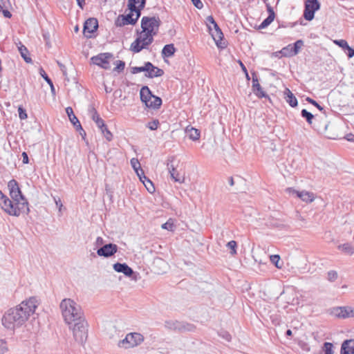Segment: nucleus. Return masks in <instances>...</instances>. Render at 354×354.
I'll return each mask as SVG.
<instances>
[{"label":"nucleus","instance_id":"nucleus-23","mask_svg":"<svg viewBox=\"0 0 354 354\" xmlns=\"http://www.w3.org/2000/svg\"><path fill=\"white\" fill-rule=\"evenodd\" d=\"M266 7H267V10L269 13V15L259 25V29H263V28H266V27H268L274 21V17H275V14H274V12L272 8L269 4H267Z\"/></svg>","mask_w":354,"mask_h":354},{"label":"nucleus","instance_id":"nucleus-26","mask_svg":"<svg viewBox=\"0 0 354 354\" xmlns=\"http://www.w3.org/2000/svg\"><path fill=\"white\" fill-rule=\"evenodd\" d=\"M283 97L290 106L295 107L297 106V100L289 88H285L283 91Z\"/></svg>","mask_w":354,"mask_h":354},{"label":"nucleus","instance_id":"nucleus-5","mask_svg":"<svg viewBox=\"0 0 354 354\" xmlns=\"http://www.w3.org/2000/svg\"><path fill=\"white\" fill-rule=\"evenodd\" d=\"M72 327L73 337L80 344L83 345L88 337V324L85 318L75 320Z\"/></svg>","mask_w":354,"mask_h":354},{"label":"nucleus","instance_id":"nucleus-20","mask_svg":"<svg viewBox=\"0 0 354 354\" xmlns=\"http://www.w3.org/2000/svg\"><path fill=\"white\" fill-rule=\"evenodd\" d=\"M252 91L259 98L268 97L261 88L260 84L259 83L258 78L255 74L252 75Z\"/></svg>","mask_w":354,"mask_h":354},{"label":"nucleus","instance_id":"nucleus-21","mask_svg":"<svg viewBox=\"0 0 354 354\" xmlns=\"http://www.w3.org/2000/svg\"><path fill=\"white\" fill-rule=\"evenodd\" d=\"M113 269L117 272L123 273L127 277H131L133 274V270L127 263H116L113 264Z\"/></svg>","mask_w":354,"mask_h":354},{"label":"nucleus","instance_id":"nucleus-33","mask_svg":"<svg viewBox=\"0 0 354 354\" xmlns=\"http://www.w3.org/2000/svg\"><path fill=\"white\" fill-rule=\"evenodd\" d=\"M92 119L96 123L97 126L100 129H103V127H104V120L100 118V115L97 113L96 111H94L92 115Z\"/></svg>","mask_w":354,"mask_h":354},{"label":"nucleus","instance_id":"nucleus-6","mask_svg":"<svg viewBox=\"0 0 354 354\" xmlns=\"http://www.w3.org/2000/svg\"><path fill=\"white\" fill-rule=\"evenodd\" d=\"M140 95L141 101L149 109H158L162 104L161 98L153 95L147 86L141 88Z\"/></svg>","mask_w":354,"mask_h":354},{"label":"nucleus","instance_id":"nucleus-28","mask_svg":"<svg viewBox=\"0 0 354 354\" xmlns=\"http://www.w3.org/2000/svg\"><path fill=\"white\" fill-rule=\"evenodd\" d=\"M176 52V48L174 44H167L165 45L162 50V55L164 57H169L174 55Z\"/></svg>","mask_w":354,"mask_h":354},{"label":"nucleus","instance_id":"nucleus-52","mask_svg":"<svg viewBox=\"0 0 354 354\" xmlns=\"http://www.w3.org/2000/svg\"><path fill=\"white\" fill-rule=\"evenodd\" d=\"M219 336H221L222 338L225 339L227 342H230L232 339L231 335L226 331H222L219 333Z\"/></svg>","mask_w":354,"mask_h":354},{"label":"nucleus","instance_id":"nucleus-36","mask_svg":"<svg viewBox=\"0 0 354 354\" xmlns=\"http://www.w3.org/2000/svg\"><path fill=\"white\" fill-rule=\"evenodd\" d=\"M40 73H41V75L42 76V77L47 82V84H48V85L50 86V89H51L53 94L55 95V87L53 86V83L52 80L48 77V76L46 75V73H45L44 71L41 70Z\"/></svg>","mask_w":354,"mask_h":354},{"label":"nucleus","instance_id":"nucleus-39","mask_svg":"<svg viewBox=\"0 0 354 354\" xmlns=\"http://www.w3.org/2000/svg\"><path fill=\"white\" fill-rule=\"evenodd\" d=\"M270 261L277 268H281L282 265L279 264L280 261V257L278 254H274L271 255L270 257Z\"/></svg>","mask_w":354,"mask_h":354},{"label":"nucleus","instance_id":"nucleus-18","mask_svg":"<svg viewBox=\"0 0 354 354\" xmlns=\"http://www.w3.org/2000/svg\"><path fill=\"white\" fill-rule=\"evenodd\" d=\"M208 28L216 46L218 48H224L225 45L222 44L223 34L221 28L218 27V24L216 26H214L213 28L211 26H209Z\"/></svg>","mask_w":354,"mask_h":354},{"label":"nucleus","instance_id":"nucleus-34","mask_svg":"<svg viewBox=\"0 0 354 354\" xmlns=\"http://www.w3.org/2000/svg\"><path fill=\"white\" fill-rule=\"evenodd\" d=\"M19 51L20 52V54H21V57L24 58V59L27 63H30V62H32L31 58L28 57V49L26 48V46H24V45H21V46H19Z\"/></svg>","mask_w":354,"mask_h":354},{"label":"nucleus","instance_id":"nucleus-58","mask_svg":"<svg viewBox=\"0 0 354 354\" xmlns=\"http://www.w3.org/2000/svg\"><path fill=\"white\" fill-rule=\"evenodd\" d=\"M8 8H3L0 10V12L1 11L3 12V15L6 18H10L12 15L10 13V12L7 9Z\"/></svg>","mask_w":354,"mask_h":354},{"label":"nucleus","instance_id":"nucleus-17","mask_svg":"<svg viewBox=\"0 0 354 354\" xmlns=\"http://www.w3.org/2000/svg\"><path fill=\"white\" fill-rule=\"evenodd\" d=\"M118 251V246L113 243H109L103 245L97 250V255L104 257H110Z\"/></svg>","mask_w":354,"mask_h":354},{"label":"nucleus","instance_id":"nucleus-15","mask_svg":"<svg viewBox=\"0 0 354 354\" xmlns=\"http://www.w3.org/2000/svg\"><path fill=\"white\" fill-rule=\"evenodd\" d=\"M332 314L338 318L354 317V308L351 306L336 307L333 309Z\"/></svg>","mask_w":354,"mask_h":354},{"label":"nucleus","instance_id":"nucleus-55","mask_svg":"<svg viewBox=\"0 0 354 354\" xmlns=\"http://www.w3.org/2000/svg\"><path fill=\"white\" fill-rule=\"evenodd\" d=\"M71 123L75 127L77 131H80V130L84 132V135L86 134V133H85L84 130L82 129V125H81V124H80L79 120H78V123L76 122L75 121H73V122H71Z\"/></svg>","mask_w":354,"mask_h":354},{"label":"nucleus","instance_id":"nucleus-8","mask_svg":"<svg viewBox=\"0 0 354 354\" xmlns=\"http://www.w3.org/2000/svg\"><path fill=\"white\" fill-rule=\"evenodd\" d=\"M161 21L159 17H143L141 19V28L144 32L151 33L156 36L159 30Z\"/></svg>","mask_w":354,"mask_h":354},{"label":"nucleus","instance_id":"nucleus-7","mask_svg":"<svg viewBox=\"0 0 354 354\" xmlns=\"http://www.w3.org/2000/svg\"><path fill=\"white\" fill-rule=\"evenodd\" d=\"M144 336L139 333H129L118 342V346L124 349L132 348L140 345L144 342Z\"/></svg>","mask_w":354,"mask_h":354},{"label":"nucleus","instance_id":"nucleus-3","mask_svg":"<svg viewBox=\"0 0 354 354\" xmlns=\"http://www.w3.org/2000/svg\"><path fill=\"white\" fill-rule=\"evenodd\" d=\"M0 206L7 214L11 216H19L21 214H28L30 212L28 203L16 204L6 195L0 199Z\"/></svg>","mask_w":354,"mask_h":354},{"label":"nucleus","instance_id":"nucleus-43","mask_svg":"<svg viewBox=\"0 0 354 354\" xmlns=\"http://www.w3.org/2000/svg\"><path fill=\"white\" fill-rule=\"evenodd\" d=\"M142 183L149 193H153L155 192V187L149 179L147 180L146 183L145 180H142Z\"/></svg>","mask_w":354,"mask_h":354},{"label":"nucleus","instance_id":"nucleus-11","mask_svg":"<svg viewBox=\"0 0 354 354\" xmlns=\"http://www.w3.org/2000/svg\"><path fill=\"white\" fill-rule=\"evenodd\" d=\"M140 15L141 12L138 10L136 11H133V12L130 11V13L126 15H120L115 21V25L120 27L127 24L134 25L140 17Z\"/></svg>","mask_w":354,"mask_h":354},{"label":"nucleus","instance_id":"nucleus-44","mask_svg":"<svg viewBox=\"0 0 354 354\" xmlns=\"http://www.w3.org/2000/svg\"><path fill=\"white\" fill-rule=\"evenodd\" d=\"M100 130H101L102 133L104 135V136L108 141H111L112 140L113 135L111 133V131L107 129L106 125H104V127H103V129H100Z\"/></svg>","mask_w":354,"mask_h":354},{"label":"nucleus","instance_id":"nucleus-51","mask_svg":"<svg viewBox=\"0 0 354 354\" xmlns=\"http://www.w3.org/2000/svg\"><path fill=\"white\" fill-rule=\"evenodd\" d=\"M19 117L21 120H25L27 118V113L25 109H24L21 106L18 108Z\"/></svg>","mask_w":354,"mask_h":354},{"label":"nucleus","instance_id":"nucleus-46","mask_svg":"<svg viewBox=\"0 0 354 354\" xmlns=\"http://www.w3.org/2000/svg\"><path fill=\"white\" fill-rule=\"evenodd\" d=\"M125 63L123 61L118 60L116 61V66L114 68V71H118V73L122 71L124 69Z\"/></svg>","mask_w":354,"mask_h":354},{"label":"nucleus","instance_id":"nucleus-61","mask_svg":"<svg viewBox=\"0 0 354 354\" xmlns=\"http://www.w3.org/2000/svg\"><path fill=\"white\" fill-rule=\"evenodd\" d=\"M104 243V240L102 237L98 236L95 241V245L97 246L102 245Z\"/></svg>","mask_w":354,"mask_h":354},{"label":"nucleus","instance_id":"nucleus-38","mask_svg":"<svg viewBox=\"0 0 354 354\" xmlns=\"http://www.w3.org/2000/svg\"><path fill=\"white\" fill-rule=\"evenodd\" d=\"M66 112L68 116V118H69L71 122H73V121H75L76 122L78 123V119L75 115V114L73 113V110L71 106H68L66 109Z\"/></svg>","mask_w":354,"mask_h":354},{"label":"nucleus","instance_id":"nucleus-14","mask_svg":"<svg viewBox=\"0 0 354 354\" xmlns=\"http://www.w3.org/2000/svg\"><path fill=\"white\" fill-rule=\"evenodd\" d=\"M111 57H113L111 53H105L93 57L91 60L94 64L100 66L104 69H109L110 68L109 59Z\"/></svg>","mask_w":354,"mask_h":354},{"label":"nucleus","instance_id":"nucleus-41","mask_svg":"<svg viewBox=\"0 0 354 354\" xmlns=\"http://www.w3.org/2000/svg\"><path fill=\"white\" fill-rule=\"evenodd\" d=\"M8 351V346L7 342L2 339H0V354H6Z\"/></svg>","mask_w":354,"mask_h":354},{"label":"nucleus","instance_id":"nucleus-59","mask_svg":"<svg viewBox=\"0 0 354 354\" xmlns=\"http://www.w3.org/2000/svg\"><path fill=\"white\" fill-rule=\"evenodd\" d=\"M346 50H348L347 55L349 58H351L354 56V49L353 48H352L351 47H350L348 46V48H347Z\"/></svg>","mask_w":354,"mask_h":354},{"label":"nucleus","instance_id":"nucleus-2","mask_svg":"<svg viewBox=\"0 0 354 354\" xmlns=\"http://www.w3.org/2000/svg\"><path fill=\"white\" fill-rule=\"evenodd\" d=\"M60 308L64 321L68 324L84 317L80 306L71 299H63L60 303Z\"/></svg>","mask_w":354,"mask_h":354},{"label":"nucleus","instance_id":"nucleus-53","mask_svg":"<svg viewBox=\"0 0 354 354\" xmlns=\"http://www.w3.org/2000/svg\"><path fill=\"white\" fill-rule=\"evenodd\" d=\"M306 101H308L311 104L315 106L319 111H323L324 108L321 106L315 100L311 99L310 97H307Z\"/></svg>","mask_w":354,"mask_h":354},{"label":"nucleus","instance_id":"nucleus-62","mask_svg":"<svg viewBox=\"0 0 354 354\" xmlns=\"http://www.w3.org/2000/svg\"><path fill=\"white\" fill-rule=\"evenodd\" d=\"M139 177L140 180H142L143 175H145L144 171L142 169L135 171Z\"/></svg>","mask_w":354,"mask_h":354},{"label":"nucleus","instance_id":"nucleus-54","mask_svg":"<svg viewBox=\"0 0 354 354\" xmlns=\"http://www.w3.org/2000/svg\"><path fill=\"white\" fill-rule=\"evenodd\" d=\"M207 22L209 23V26H212V27H214V26H216L217 24L216 22L215 21L214 19L213 18L212 16H208L207 17Z\"/></svg>","mask_w":354,"mask_h":354},{"label":"nucleus","instance_id":"nucleus-4","mask_svg":"<svg viewBox=\"0 0 354 354\" xmlns=\"http://www.w3.org/2000/svg\"><path fill=\"white\" fill-rule=\"evenodd\" d=\"M138 37L131 44L130 50L134 53L140 52L142 49H146L153 41V35L147 32L137 30Z\"/></svg>","mask_w":354,"mask_h":354},{"label":"nucleus","instance_id":"nucleus-42","mask_svg":"<svg viewBox=\"0 0 354 354\" xmlns=\"http://www.w3.org/2000/svg\"><path fill=\"white\" fill-rule=\"evenodd\" d=\"M333 345L332 343L325 342L324 344V347H323L324 351V354H333Z\"/></svg>","mask_w":354,"mask_h":354},{"label":"nucleus","instance_id":"nucleus-35","mask_svg":"<svg viewBox=\"0 0 354 354\" xmlns=\"http://www.w3.org/2000/svg\"><path fill=\"white\" fill-rule=\"evenodd\" d=\"M304 45V41L301 39L297 40L292 45V53L295 55H297Z\"/></svg>","mask_w":354,"mask_h":354},{"label":"nucleus","instance_id":"nucleus-45","mask_svg":"<svg viewBox=\"0 0 354 354\" xmlns=\"http://www.w3.org/2000/svg\"><path fill=\"white\" fill-rule=\"evenodd\" d=\"M160 124L158 120H153L151 122H149L147 124V127L151 130H156Z\"/></svg>","mask_w":354,"mask_h":354},{"label":"nucleus","instance_id":"nucleus-10","mask_svg":"<svg viewBox=\"0 0 354 354\" xmlns=\"http://www.w3.org/2000/svg\"><path fill=\"white\" fill-rule=\"evenodd\" d=\"M301 115L303 118H304L306 120V122L309 124H312L313 120L314 118H315L316 121H319V122H322V120H324V121L323 126H321L320 124H315V127L320 133H325L326 131L327 127L328 125V122L326 120V117L322 118L320 116H318L317 115H314L311 113L308 112L306 109L301 110Z\"/></svg>","mask_w":354,"mask_h":354},{"label":"nucleus","instance_id":"nucleus-57","mask_svg":"<svg viewBox=\"0 0 354 354\" xmlns=\"http://www.w3.org/2000/svg\"><path fill=\"white\" fill-rule=\"evenodd\" d=\"M193 4L198 9H201L203 7V3L201 0H192Z\"/></svg>","mask_w":354,"mask_h":354},{"label":"nucleus","instance_id":"nucleus-63","mask_svg":"<svg viewBox=\"0 0 354 354\" xmlns=\"http://www.w3.org/2000/svg\"><path fill=\"white\" fill-rule=\"evenodd\" d=\"M346 139L349 142H354V135L352 133L347 134Z\"/></svg>","mask_w":354,"mask_h":354},{"label":"nucleus","instance_id":"nucleus-22","mask_svg":"<svg viewBox=\"0 0 354 354\" xmlns=\"http://www.w3.org/2000/svg\"><path fill=\"white\" fill-rule=\"evenodd\" d=\"M146 0H128V8L131 12L139 10L140 12L145 8Z\"/></svg>","mask_w":354,"mask_h":354},{"label":"nucleus","instance_id":"nucleus-47","mask_svg":"<svg viewBox=\"0 0 354 354\" xmlns=\"http://www.w3.org/2000/svg\"><path fill=\"white\" fill-rule=\"evenodd\" d=\"M334 43L342 48L344 50H346L349 46L348 42L344 39L335 40Z\"/></svg>","mask_w":354,"mask_h":354},{"label":"nucleus","instance_id":"nucleus-9","mask_svg":"<svg viewBox=\"0 0 354 354\" xmlns=\"http://www.w3.org/2000/svg\"><path fill=\"white\" fill-rule=\"evenodd\" d=\"M8 187L10 190V196L13 202L18 206V204H21L24 202H28L22 194L20 188L19 187L18 183L12 179L8 183Z\"/></svg>","mask_w":354,"mask_h":354},{"label":"nucleus","instance_id":"nucleus-49","mask_svg":"<svg viewBox=\"0 0 354 354\" xmlns=\"http://www.w3.org/2000/svg\"><path fill=\"white\" fill-rule=\"evenodd\" d=\"M337 278V273L336 271L330 270L328 272V279L330 281H334Z\"/></svg>","mask_w":354,"mask_h":354},{"label":"nucleus","instance_id":"nucleus-40","mask_svg":"<svg viewBox=\"0 0 354 354\" xmlns=\"http://www.w3.org/2000/svg\"><path fill=\"white\" fill-rule=\"evenodd\" d=\"M227 247L231 250L230 254L232 255L236 254L237 243L235 241H230L227 243Z\"/></svg>","mask_w":354,"mask_h":354},{"label":"nucleus","instance_id":"nucleus-37","mask_svg":"<svg viewBox=\"0 0 354 354\" xmlns=\"http://www.w3.org/2000/svg\"><path fill=\"white\" fill-rule=\"evenodd\" d=\"M281 53L282 54L283 56H285V57L294 56V55L292 53V45L289 44L286 47L283 48L281 50Z\"/></svg>","mask_w":354,"mask_h":354},{"label":"nucleus","instance_id":"nucleus-31","mask_svg":"<svg viewBox=\"0 0 354 354\" xmlns=\"http://www.w3.org/2000/svg\"><path fill=\"white\" fill-rule=\"evenodd\" d=\"M338 249L348 255L354 253V248L348 243L338 245Z\"/></svg>","mask_w":354,"mask_h":354},{"label":"nucleus","instance_id":"nucleus-24","mask_svg":"<svg viewBox=\"0 0 354 354\" xmlns=\"http://www.w3.org/2000/svg\"><path fill=\"white\" fill-rule=\"evenodd\" d=\"M341 354H354V339H347L342 343Z\"/></svg>","mask_w":354,"mask_h":354},{"label":"nucleus","instance_id":"nucleus-48","mask_svg":"<svg viewBox=\"0 0 354 354\" xmlns=\"http://www.w3.org/2000/svg\"><path fill=\"white\" fill-rule=\"evenodd\" d=\"M162 228L172 231L174 228V223L171 219L168 220L166 223L162 225Z\"/></svg>","mask_w":354,"mask_h":354},{"label":"nucleus","instance_id":"nucleus-1","mask_svg":"<svg viewBox=\"0 0 354 354\" xmlns=\"http://www.w3.org/2000/svg\"><path fill=\"white\" fill-rule=\"evenodd\" d=\"M39 304L36 297H30L23 301L4 313L1 319L2 324L9 330L20 328L35 314Z\"/></svg>","mask_w":354,"mask_h":354},{"label":"nucleus","instance_id":"nucleus-13","mask_svg":"<svg viewBox=\"0 0 354 354\" xmlns=\"http://www.w3.org/2000/svg\"><path fill=\"white\" fill-rule=\"evenodd\" d=\"M165 325L169 329L180 332L194 331L195 329V326L193 324L178 321L166 322Z\"/></svg>","mask_w":354,"mask_h":354},{"label":"nucleus","instance_id":"nucleus-25","mask_svg":"<svg viewBox=\"0 0 354 354\" xmlns=\"http://www.w3.org/2000/svg\"><path fill=\"white\" fill-rule=\"evenodd\" d=\"M153 265L155 272L158 274L165 272V270L167 267L166 262L160 258L155 259Z\"/></svg>","mask_w":354,"mask_h":354},{"label":"nucleus","instance_id":"nucleus-29","mask_svg":"<svg viewBox=\"0 0 354 354\" xmlns=\"http://www.w3.org/2000/svg\"><path fill=\"white\" fill-rule=\"evenodd\" d=\"M167 166H168V169H169V174H170L172 179H174L175 182H178L180 183H183L184 178H181V177L180 176V174L176 171V170L174 167V166L173 165L169 166V164L167 165Z\"/></svg>","mask_w":354,"mask_h":354},{"label":"nucleus","instance_id":"nucleus-60","mask_svg":"<svg viewBox=\"0 0 354 354\" xmlns=\"http://www.w3.org/2000/svg\"><path fill=\"white\" fill-rule=\"evenodd\" d=\"M21 156H22V158H23V160H22L23 163L28 164L29 160H28V156L27 153L26 152H23Z\"/></svg>","mask_w":354,"mask_h":354},{"label":"nucleus","instance_id":"nucleus-12","mask_svg":"<svg viewBox=\"0 0 354 354\" xmlns=\"http://www.w3.org/2000/svg\"><path fill=\"white\" fill-rule=\"evenodd\" d=\"M320 3L318 0H306L304 11V17L307 21L314 19L315 12L319 10Z\"/></svg>","mask_w":354,"mask_h":354},{"label":"nucleus","instance_id":"nucleus-19","mask_svg":"<svg viewBox=\"0 0 354 354\" xmlns=\"http://www.w3.org/2000/svg\"><path fill=\"white\" fill-rule=\"evenodd\" d=\"M98 27V21L95 18H89L87 19L84 25V34L86 37H91V35H86V33L91 34L94 32Z\"/></svg>","mask_w":354,"mask_h":354},{"label":"nucleus","instance_id":"nucleus-30","mask_svg":"<svg viewBox=\"0 0 354 354\" xmlns=\"http://www.w3.org/2000/svg\"><path fill=\"white\" fill-rule=\"evenodd\" d=\"M186 131L191 140L196 141L200 138V131L198 129L194 127H191L189 129L187 127L186 129Z\"/></svg>","mask_w":354,"mask_h":354},{"label":"nucleus","instance_id":"nucleus-56","mask_svg":"<svg viewBox=\"0 0 354 354\" xmlns=\"http://www.w3.org/2000/svg\"><path fill=\"white\" fill-rule=\"evenodd\" d=\"M9 4V0H0V10L3 8H8Z\"/></svg>","mask_w":354,"mask_h":354},{"label":"nucleus","instance_id":"nucleus-27","mask_svg":"<svg viewBox=\"0 0 354 354\" xmlns=\"http://www.w3.org/2000/svg\"><path fill=\"white\" fill-rule=\"evenodd\" d=\"M164 71L163 70L154 66L152 64V67H149V71H147V73L145 74V76L149 78H153V77H161L163 75Z\"/></svg>","mask_w":354,"mask_h":354},{"label":"nucleus","instance_id":"nucleus-64","mask_svg":"<svg viewBox=\"0 0 354 354\" xmlns=\"http://www.w3.org/2000/svg\"><path fill=\"white\" fill-rule=\"evenodd\" d=\"M77 1V5L82 8L83 9L84 8V6L85 4V0H76Z\"/></svg>","mask_w":354,"mask_h":354},{"label":"nucleus","instance_id":"nucleus-16","mask_svg":"<svg viewBox=\"0 0 354 354\" xmlns=\"http://www.w3.org/2000/svg\"><path fill=\"white\" fill-rule=\"evenodd\" d=\"M286 191L289 194H295L297 197L306 203H312L315 200V195L310 192L305 190L299 192L292 187L287 188Z\"/></svg>","mask_w":354,"mask_h":354},{"label":"nucleus","instance_id":"nucleus-32","mask_svg":"<svg viewBox=\"0 0 354 354\" xmlns=\"http://www.w3.org/2000/svg\"><path fill=\"white\" fill-rule=\"evenodd\" d=\"M152 67V64L149 62H145L143 66H135L131 68V73L136 74L140 72H147L149 71V67Z\"/></svg>","mask_w":354,"mask_h":354},{"label":"nucleus","instance_id":"nucleus-50","mask_svg":"<svg viewBox=\"0 0 354 354\" xmlns=\"http://www.w3.org/2000/svg\"><path fill=\"white\" fill-rule=\"evenodd\" d=\"M131 165L135 171L138 170L140 168V164L138 159L132 158L131 160Z\"/></svg>","mask_w":354,"mask_h":354}]
</instances>
